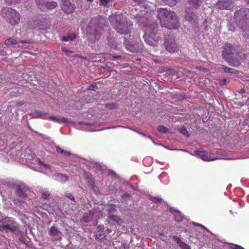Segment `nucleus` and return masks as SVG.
<instances>
[{"instance_id":"b1692460","label":"nucleus","mask_w":249,"mask_h":249,"mask_svg":"<svg viewBox=\"0 0 249 249\" xmlns=\"http://www.w3.org/2000/svg\"><path fill=\"white\" fill-rule=\"evenodd\" d=\"M56 150L58 153H60L64 156H70L71 155V153L70 152L65 151L59 146H56Z\"/></svg>"},{"instance_id":"4be33fe9","label":"nucleus","mask_w":249,"mask_h":249,"mask_svg":"<svg viewBox=\"0 0 249 249\" xmlns=\"http://www.w3.org/2000/svg\"><path fill=\"white\" fill-rule=\"evenodd\" d=\"M174 239H175L177 243L178 244L179 246L182 249H191L189 246L187 245L184 242L181 241L179 238H177L176 236H174Z\"/></svg>"},{"instance_id":"5fc2aeb1","label":"nucleus","mask_w":249,"mask_h":249,"mask_svg":"<svg viewBox=\"0 0 249 249\" xmlns=\"http://www.w3.org/2000/svg\"><path fill=\"white\" fill-rule=\"evenodd\" d=\"M159 235H160V236H163V235H164V234H163V233H162V232H160V233H159Z\"/></svg>"},{"instance_id":"6e6d98bb","label":"nucleus","mask_w":249,"mask_h":249,"mask_svg":"<svg viewBox=\"0 0 249 249\" xmlns=\"http://www.w3.org/2000/svg\"><path fill=\"white\" fill-rule=\"evenodd\" d=\"M109 173L113 174V175H115V173L113 171H109Z\"/></svg>"},{"instance_id":"864d4df0","label":"nucleus","mask_w":249,"mask_h":249,"mask_svg":"<svg viewBox=\"0 0 249 249\" xmlns=\"http://www.w3.org/2000/svg\"><path fill=\"white\" fill-rule=\"evenodd\" d=\"M245 80L249 81V76H247L246 78L245 79Z\"/></svg>"},{"instance_id":"c03bdc74","label":"nucleus","mask_w":249,"mask_h":249,"mask_svg":"<svg viewBox=\"0 0 249 249\" xmlns=\"http://www.w3.org/2000/svg\"><path fill=\"white\" fill-rule=\"evenodd\" d=\"M37 116L38 117H41V118H46L45 117V116L46 115L45 114H42L41 112H37Z\"/></svg>"},{"instance_id":"bb28decb","label":"nucleus","mask_w":249,"mask_h":249,"mask_svg":"<svg viewBox=\"0 0 249 249\" xmlns=\"http://www.w3.org/2000/svg\"><path fill=\"white\" fill-rule=\"evenodd\" d=\"M222 69L224 72H229L231 73H236L237 71L233 69H231L230 68H228L227 67L223 66Z\"/></svg>"},{"instance_id":"a18cd8bd","label":"nucleus","mask_w":249,"mask_h":249,"mask_svg":"<svg viewBox=\"0 0 249 249\" xmlns=\"http://www.w3.org/2000/svg\"><path fill=\"white\" fill-rule=\"evenodd\" d=\"M62 51H63V52H64L65 53H71V52L68 51V50H67L66 48H62Z\"/></svg>"},{"instance_id":"13d9d810","label":"nucleus","mask_w":249,"mask_h":249,"mask_svg":"<svg viewBox=\"0 0 249 249\" xmlns=\"http://www.w3.org/2000/svg\"><path fill=\"white\" fill-rule=\"evenodd\" d=\"M88 1L91 2L93 0H87Z\"/></svg>"},{"instance_id":"2eb2a0df","label":"nucleus","mask_w":249,"mask_h":249,"mask_svg":"<svg viewBox=\"0 0 249 249\" xmlns=\"http://www.w3.org/2000/svg\"><path fill=\"white\" fill-rule=\"evenodd\" d=\"M108 223L110 224H113L114 223L118 224L119 225L122 226L123 221L118 216L113 214H109L107 219Z\"/></svg>"},{"instance_id":"a19ab883","label":"nucleus","mask_w":249,"mask_h":249,"mask_svg":"<svg viewBox=\"0 0 249 249\" xmlns=\"http://www.w3.org/2000/svg\"><path fill=\"white\" fill-rule=\"evenodd\" d=\"M235 27L233 26H232L231 24H229V31H232V32H234L235 31Z\"/></svg>"},{"instance_id":"f704fd0d","label":"nucleus","mask_w":249,"mask_h":249,"mask_svg":"<svg viewBox=\"0 0 249 249\" xmlns=\"http://www.w3.org/2000/svg\"><path fill=\"white\" fill-rule=\"evenodd\" d=\"M94 34L95 38L96 40H98L101 36V33L100 32H98V30L97 29H96L94 31Z\"/></svg>"},{"instance_id":"6ab92c4d","label":"nucleus","mask_w":249,"mask_h":249,"mask_svg":"<svg viewBox=\"0 0 249 249\" xmlns=\"http://www.w3.org/2000/svg\"><path fill=\"white\" fill-rule=\"evenodd\" d=\"M49 119L52 121L55 122L58 124H62V123H68L70 122L68 121V119H67L65 118L62 117V118H57L56 116H51L49 117ZM71 123H74L73 122H70Z\"/></svg>"},{"instance_id":"4468645a","label":"nucleus","mask_w":249,"mask_h":249,"mask_svg":"<svg viewBox=\"0 0 249 249\" xmlns=\"http://www.w3.org/2000/svg\"><path fill=\"white\" fill-rule=\"evenodd\" d=\"M61 8L65 13H71L74 10V7L69 0H61Z\"/></svg>"},{"instance_id":"f3484780","label":"nucleus","mask_w":249,"mask_h":249,"mask_svg":"<svg viewBox=\"0 0 249 249\" xmlns=\"http://www.w3.org/2000/svg\"><path fill=\"white\" fill-rule=\"evenodd\" d=\"M29 42L26 40L20 41L18 43V41L17 40H16L15 39H13V38L7 39L5 41V42H4V43L6 45L18 44V46L19 47H22V46L21 45H19V44H27Z\"/></svg>"},{"instance_id":"ddd939ff","label":"nucleus","mask_w":249,"mask_h":249,"mask_svg":"<svg viewBox=\"0 0 249 249\" xmlns=\"http://www.w3.org/2000/svg\"><path fill=\"white\" fill-rule=\"evenodd\" d=\"M132 43H130L129 41L124 40V43L126 49L131 52L138 51L140 47V43L133 42L132 41Z\"/></svg>"},{"instance_id":"5701e85b","label":"nucleus","mask_w":249,"mask_h":249,"mask_svg":"<svg viewBox=\"0 0 249 249\" xmlns=\"http://www.w3.org/2000/svg\"><path fill=\"white\" fill-rule=\"evenodd\" d=\"M76 36L74 33L70 34L67 36H64L62 40L64 41H72L75 38Z\"/></svg>"},{"instance_id":"0eeeda50","label":"nucleus","mask_w":249,"mask_h":249,"mask_svg":"<svg viewBox=\"0 0 249 249\" xmlns=\"http://www.w3.org/2000/svg\"><path fill=\"white\" fill-rule=\"evenodd\" d=\"M38 7L42 10L45 9H52L56 7L57 4L53 0H36Z\"/></svg>"},{"instance_id":"8fccbe9b","label":"nucleus","mask_w":249,"mask_h":249,"mask_svg":"<svg viewBox=\"0 0 249 249\" xmlns=\"http://www.w3.org/2000/svg\"><path fill=\"white\" fill-rule=\"evenodd\" d=\"M107 107L110 108H113L114 107L113 105H107Z\"/></svg>"},{"instance_id":"49530a36","label":"nucleus","mask_w":249,"mask_h":249,"mask_svg":"<svg viewBox=\"0 0 249 249\" xmlns=\"http://www.w3.org/2000/svg\"><path fill=\"white\" fill-rule=\"evenodd\" d=\"M94 85H90L88 89L89 90H94Z\"/></svg>"},{"instance_id":"9b49d317","label":"nucleus","mask_w":249,"mask_h":249,"mask_svg":"<svg viewBox=\"0 0 249 249\" xmlns=\"http://www.w3.org/2000/svg\"><path fill=\"white\" fill-rule=\"evenodd\" d=\"M232 6V2L230 0H219L215 4V7L219 9H229Z\"/></svg>"},{"instance_id":"72a5a7b5","label":"nucleus","mask_w":249,"mask_h":249,"mask_svg":"<svg viewBox=\"0 0 249 249\" xmlns=\"http://www.w3.org/2000/svg\"><path fill=\"white\" fill-rule=\"evenodd\" d=\"M151 200L155 203H159L162 201V199L159 196L152 197H151Z\"/></svg>"},{"instance_id":"bf43d9fd","label":"nucleus","mask_w":249,"mask_h":249,"mask_svg":"<svg viewBox=\"0 0 249 249\" xmlns=\"http://www.w3.org/2000/svg\"><path fill=\"white\" fill-rule=\"evenodd\" d=\"M246 0V1H247L248 3H249V0Z\"/></svg>"},{"instance_id":"7ed1b4c3","label":"nucleus","mask_w":249,"mask_h":249,"mask_svg":"<svg viewBox=\"0 0 249 249\" xmlns=\"http://www.w3.org/2000/svg\"><path fill=\"white\" fill-rule=\"evenodd\" d=\"M157 25L154 23L150 26L147 25L145 27L143 38L145 42L150 46H155L157 45L161 39L157 33Z\"/></svg>"},{"instance_id":"c85d7f7f","label":"nucleus","mask_w":249,"mask_h":249,"mask_svg":"<svg viewBox=\"0 0 249 249\" xmlns=\"http://www.w3.org/2000/svg\"><path fill=\"white\" fill-rule=\"evenodd\" d=\"M179 131L181 134L186 136L187 137L189 136L188 131L185 127H182L180 128Z\"/></svg>"},{"instance_id":"f257e3e1","label":"nucleus","mask_w":249,"mask_h":249,"mask_svg":"<svg viewBox=\"0 0 249 249\" xmlns=\"http://www.w3.org/2000/svg\"><path fill=\"white\" fill-rule=\"evenodd\" d=\"M158 18L160 24L162 27L168 29H177L179 24L175 13L167 9V8H160L157 11Z\"/></svg>"},{"instance_id":"58836bf2","label":"nucleus","mask_w":249,"mask_h":249,"mask_svg":"<svg viewBox=\"0 0 249 249\" xmlns=\"http://www.w3.org/2000/svg\"><path fill=\"white\" fill-rule=\"evenodd\" d=\"M87 33L88 34H91L92 33V29L91 28V24L88 27L87 29Z\"/></svg>"},{"instance_id":"e433bc0d","label":"nucleus","mask_w":249,"mask_h":249,"mask_svg":"<svg viewBox=\"0 0 249 249\" xmlns=\"http://www.w3.org/2000/svg\"><path fill=\"white\" fill-rule=\"evenodd\" d=\"M231 248L232 249H244L243 247L240 246L235 245V244H231Z\"/></svg>"},{"instance_id":"09e8293b","label":"nucleus","mask_w":249,"mask_h":249,"mask_svg":"<svg viewBox=\"0 0 249 249\" xmlns=\"http://www.w3.org/2000/svg\"><path fill=\"white\" fill-rule=\"evenodd\" d=\"M136 132H137V133H138L139 134H140L141 135H142V136H143V137H147V136H146V135L145 134L143 133L138 132H137V131H136Z\"/></svg>"},{"instance_id":"f03ea898","label":"nucleus","mask_w":249,"mask_h":249,"mask_svg":"<svg viewBox=\"0 0 249 249\" xmlns=\"http://www.w3.org/2000/svg\"><path fill=\"white\" fill-rule=\"evenodd\" d=\"M109 20L113 28L121 34H128L132 26L122 14H113L109 16Z\"/></svg>"},{"instance_id":"412c9836","label":"nucleus","mask_w":249,"mask_h":249,"mask_svg":"<svg viewBox=\"0 0 249 249\" xmlns=\"http://www.w3.org/2000/svg\"><path fill=\"white\" fill-rule=\"evenodd\" d=\"M202 0H188V3L191 7L197 8L200 6Z\"/></svg>"},{"instance_id":"473e14b6","label":"nucleus","mask_w":249,"mask_h":249,"mask_svg":"<svg viewBox=\"0 0 249 249\" xmlns=\"http://www.w3.org/2000/svg\"><path fill=\"white\" fill-rule=\"evenodd\" d=\"M230 80L228 78H223L220 80V84L221 85H226L229 83Z\"/></svg>"},{"instance_id":"39448f33","label":"nucleus","mask_w":249,"mask_h":249,"mask_svg":"<svg viewBox=\"0 0 249 249\" xmlns=\"http://www.w3.org/2000/svg\"><path fill=\"white\" fill-rule=\"evenodd\" d=\"M0 222L1 223L0 224V231L15 233L20 230L19 224L13 217H2Z\"/></svg>"},{"instance_id":"c756f323","label":"nucleus","mask_w":249,"mask_h":249,"mask_svg":"<svg viewBox=\"0 0 249 249\" xmlns=\"http://www.w3.org/2000/svg\"><path fill=\"white\" fill-rule=\"evenodd\" d=\"M16 194L19 197H24L25 195L21 188H18L16 191Z\"/></svg>"},{"instance_id":"20e7f679","label":"nucleus","mask_w":249,"mask_h":249,"mask_svg":"<svg viewBox=\"0 0 249 249\" xmlns=\"http://www.w3.org/2000/svg\"><path fill=\"white\" fill-rule=\"evenodd\" d=\"M237 53L234 47L229 43H227L224 47L222 56L229 65L237 67L240 64L236 56Z\"/></svg>"},{"instance_id":"7c9ffc66","label":"nucleus","mask_w":249,"mask_h":249,"mask_svg":"<svg viewBox=\"0 0 249 249\" xmlns=\"http://www.w3.org/2000/svg\"><path fill=\"white\" fill-rule=\"evenodd\" d=\"M42 197L43 199H47L49 198L50 196V193L48 191L46 190H43L42 192Z\"/></svg>"},{"instance_id":"f8f14e48","label":"nucleus","mask_w":249,"mask_h":249,"mask_svg":"<svg viewBox=\"0 0 249 249\" xmlns=\"http://www.w3.org/2000/svg\"><path fill=\"white\" fill-rule=\"evenodd\" d=\"M166 50L170 53H174L177 49V45L174 39H169L164 42Z\"/></svg>"},{"instance_id":"6e6552de","label":"nucleus","mask_w":249,"mask_h":249,"mask_svg":"<svg viewBox=\"0 0 249 249\" xmlns=\"http://www.w3.org/2000/svg\"><path fill=\"white\" fill-rule=\"evenodd\" d=\"M194 155H197L205 161H212L216 159L214 155L206 151L195 150Z\"/></svg>"},{"instance_id":"423d86ee","label":"nucleus","mask_w":249,"mask_h":249,"mask_svg":"<svg viewBox=\"0 0 249 249\" xmlns=\"http://www.w3.org/2000/svg\"><path fill=\"white\" fill-rule=\"evenodd\" d=\"M1 16L5 18L11 24L14 25L19 23L20 15L15 10L8 7H4L1 9Z\"/></svg>"},{"instance_id":"603ef678","label":"nucleus","mask_w":249,"mask_h":249,"mask_svg":"<svg viewBox=\"0 0 249 249\" xmlns=\"http://www.w3.org/2000/svg\"><path fill=\"white\" fill-rule=\"evenodd\" d=\"M245 92V90L244 89H241L240 90V93H244Z\"/></svg>"},{"instance_id":"dca6fc26","label":"nucleus","mask_w":249,"mask_h":249,"mask_svg":"<svg viewBox=\"0 0 249 249\" xmlns=\"http://www.w3.org/2000/svg\"><path fill=\"white\" fill-rule=\"evenodd\" d=\"M36 165L37 166L38 169L36 170L41 172H46L48 170L50 169V166L46 164L43 163L40 160H37L36 161Z\"/></svg>"},{"instance_id":"2f4dec72","label":"nucleus","mask_w":249,"mask_h":249,"mask_svg":"<svg viewBox=\"0 0 249 249\" xmlns=\"http://www.w3.org/2000/svg\"><path fill=\"white\" fill-rule=\"evenodd\" d=\"M164 1H165L170 6H174L175 5L176 3L177 0H163Z\"/></svg>"},{"instance_id":"4d7b16f0","label":"nucleus","mask_w":249,"mask_h":249,"mask_svg":"<svg viewBox=\"0 0 249 249\" xmlns=\"http://www.w3.org/2000/svg\"><path fill=\"white\" fill-rule=\"evenodd\" d=\"M139 17H139V15H137L136 16V20H138L137 18H139Z\"/></svg>"},{"instance_id":"a211bd4d","label":"nucleus","mask_w":249,"mask_h":249,"mask_svg":"<svg viewBox=\"0 0 249 249\" xmlns=\"http://www.w3.org/2000/svg\"><path fill=\"white\" fill-rule=\"evenodd\" d=\"M52 178L53 179L62 183H65L68 179V177L66 175L59 173L53 175Z\"/></svg>"},{"instance_id":"37998d69","label":"nucleus","mask_w":249,"mask_h":249,"mask_svg":"<svg viewBox=\"0 0 249 249\" xmlns=\"http://www.w3.org/2000/svg\"><path fill=\"white\" fill-rule=\"evenodd\" d=\"M134 2L138 4H143L144 3V0H133Z\"/></svg>"},{"instance_id":"ea45409f","label":"nucleus","mask_w":249,"mask_h":249,"mask_svg":"<svg viewBox=\"0 0 249 249\" xmlns=\"http://www.w3.org/2000/svg\"><path fill=\"white\" fill-rule=\"evenodd\" d=\"M66 196L67 198H69L70 200H71L73 202H75L74 197L71 194H68L66 195Z\"/></svg>"},{"instance_id":"4c0bfd02","label":"nucleus","mask_w":249,"mask_h":249,"mask_svg":"<svg viewBox=\"0 0 249 249\" xmlns=\"http://www.w3.org/2000/svg\"><path fill=\"white\" fill-rule=\"evenodd\" d=\"M107 210L109 211V213L116 211V209H115L114 207L112 205H108L107 206Z\"/></svg>"},{"instance_id":"cd10ccee","label":"nucleus","mask_w":249,"mask_h":249,"mask_svg":"<svg viewBox=\"0 0 249 249\" xmlns=\"http://www.w3.org/2000/svg\"><path fill=\"white\" fill-rule=\"evenodd\" d=\"M157 130L160 133H167L168 129L165 126L163 125H160L158 127Z\"/></svg>"},{"instance_id":"79ce46f5","label":"nucleus","mask_w":249,"mask_h":249,"mask_svg":"<svg viewBox=\"0 0 249 249\" xmlns=\"http://www.w3.org/2000/svg\"><path fill=\"white\" fill-rule=\"evenodd\" d=\"M109 0H100V4L102 5H106L107 3Z\"/></svg>"},{"instance_id":"c9c22d12","label":"nucleus","mask_w":249,"mask_h":249,"mask_svg":"<svg viewBox=\"0 0 249 249\" xmlns=\"http://www.w3.org/2000/svg\"><path fill=\"white\" fill-rule=\"evenodd\" d=\"M20 0H5V1L8 4H15Z\"/></svg>"},{"instance_id":"393cba45","label":"nucleus","mask_w":249,"mask_h":249,"mask_svg":"<svg viewBox=\"0 0 249 249\" xmlns=\"http://www.w3.org/2000/svg\"><path fill=\"white\" fill-rule=\"evenodd\" d=\"M51 235L55 236L58 234L59 231L57 227L55 226H52L49 231Z\"/></svg>"},{"instance_id":"de8ad7c7","label":"nucleus","mask_w":249,"mask_h":249,"mask_svg":"<svg viewBox=\"0 0 249 249\" xmlns=\"http://www.w3.org/2000/svg\"><path fill=\"white\" fill-rule=\"evenodd\" d=\"M195 224L196 225H198V226H200L202 227L203 228L206 229V230H207V231L210 232V231L206 227H205L204 226H203V225H202L201 224H196L195 223Z\"/></svg>"},{"instance_id":"aec40b11","label":"nucleus","mask_w":249,"mask_h":249,"mask_svg":"<svg viewBox=\"0 0 249 249\" xmlns=\"http://www.w3.org/2000/svg\"><path fill=\"white\" fill-rule=\"evenodd\" d=\"M97 229L98 231L96 232V237L100 240L105 238L106 235L104 232V226L99 225Z\"/></svg>"},{"instance_id":"1a4fd4ad","label":"nucleus","mask_w":249,"mask_h":249,"mask_svg":"<svg viewBox=\"0 0 249 249\" xmlns=\"http://www.w3.org/2000/svg\"><path fill=\"white\" fill-rule=\"evenodd\" d=\"M94 217H100L99 211L97 209H92L89 213H85L83 216V219L87 222L91 220Z\"/></svg>"},{"instance_id":"3c124183","label":"nucleus","mask_w":249,"mask_h":249,"mask_svg":"<svg viewBox=\"0 0 249 249\" xmlns=\"http://www.w3.org/2000/svg\"><path fill=\"white\" fill-rule=\"evenodd\" d=\"M78 124H85V125H88V124H86V123H83V122H79Z\"/></svg>"},{"instance_id":"9d476101","label":"nucleus","mask_w":249,"mask_h":249,"mask_svg":"<svg viewBox=\"0 0 249 249\" xmlns=\"http://www.w3.org/2000/svg\"><path fill=\"white\" fill-rule=\"evenodd\" d=\"M186 13L184 16L186 20L189 22H195L197 18V16L192 10L191 7H188L186 9Z\"/></svg>"},{"instance_id":"a878e982","label":"nucleus","mask_w":249,"mask_h":249,"mask_svg":"<svg viewBox=\"0 0 249 249\" xmlns=\"http://www.w3.org/2000/svg\"><path fill=\"white\" fill-rule=\"evenodd\" d=\"M175 218L177 221H181L183 219V215L181 213L178 212V211H175V213L174 214Z\"/></svg>"}]
</instances>
